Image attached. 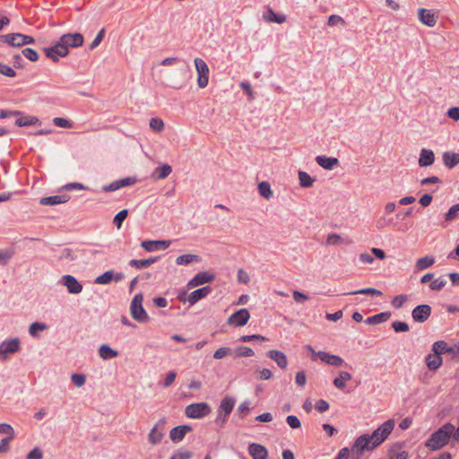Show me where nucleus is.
Listing matches in <instances>:
<instances>
[{
  "mask_svg": "<svg viewBox=\"0 0 459 459\" xmlns=\"http://www.w3.org/2000/svg\"><path fill=\"white\" fill-rule=\"evenodd\" d=\"M394 428V420H388L374 430L371 435L365 434L359 437L351 447L352 452L360 455L366 450H373L387 438Z\"/></svg>",
  "mask_w": 459,
  "mask_h": 459,
  "instance_id": "nucleus-1",
  "label": "nucleus"
},
{
  "mask_svg": "<svg viewBox=\"0 0 459 459\" xmlns=\"http://www.w3.org/2000/svg\"><path fill=\"white\" fill-rule=\"evenodd\" d=\"M83 36L79 32L66 33L52 47L43 49L45 55L53 62H58L59 56L65 57L69 54V48H78L83 44Z\"/></svg>",
  "mask_w": 459,
  "mask_h": 459,
  "instance_id": "nucleus-2",
  "label": "nucleus"
},
{
  "mask_svg": "<svg viewBox=\"0 0 459 459\" xmlns=\"http://www.w3.org/2000/svg\"><path fill=\"white\" fill-rule=\"evenodd\" d=\"M455 426L451 423H446L434 433L431 434L429 439L425 442V446L431 451L441 449L447 445L452 434L454 433Z\"/></svg>",
  "mask_w": 459,
  "mask_h": 459,
  "instance_id": "nucleus-3",
  "label": "nucleus"
},
{
  "mask_svg": "<svg viewBox=\"0 0 459 459\" xmlns=\"http://www.w3.org/2000/svg\"><path fill=\"white\" fill-rule=\"evenodd\" d=\"M212 411L211 407L207 403H191L186 407L185 413L191 419H201Z\"/></svg>",
  "mask_w": 459,
  "mask_h": 459,
  "instance_id": "nucleus-4",
  "label": "nucleus"
},
{
  "mask_svg": "<svg viewBox=\"0 0 459 459\" xmlns=\"http://www.w3.org/2000/svg\"><path fill=\"white\" fill-rule=\"evenodd\" d=\"M195 66L198 74L197 85L200 88H205L209 82V67L202 58H195Z\"/></svg>",
  "mask_w": 459,
  "mask_h": 459,
  "instance_id": "nucleus-5",
  "label": "nucleus"
},
{
  "mask_svg": "<svg viewBox=\"0 0 459 459\" xmlns=\"http://www.w3.org/2000/svg\"><path fill=\"white\" fill-rule=\"evenodd\" d=\"M20 340L13 338L4 341L0 343V359L5 361L9 359V355L17 352L20 350Z\"/></svg>",
  "mask_w": 459,
  "mask_h": 459,
  "instance_id": "nucleus-6",
  "label": "nucleus"
},
{
  "mask_svg": "<svg viewBox=\"0 0 459 459\" xmlns=\"http://www.w3.org/2000/svg\"><path fill=\"white\" fill-rule=\"evenodd\" d=\"M166 419H160L151 429L148 435V441L152 446L158 445L161 442L164 437V425Z\"/></svg>",
  "mask_w": 459,
  "mask_h": 459,
  "instance_id": "nucleus-7",
  "label": "nucleus"
},
{
  "mask_svg": "<svg viewBox=\"0 0 459 459\" xmlns=\"http://www.w3.org/2000/svg\"><path fill=\"white\" fill-rule=\"evenodd\" d=\"M234 405H235V399L233 397L227 396V397L223 398L220 403L219 414H218L216 421H219L220 420H221V422L224 423L227 420L228 416L232 411Z\"/></svg>",
  "mask_w": 459,
  "mask_h": 459,
  "instance_id": "nucleus-8",
  "label": "nucleus"
},
{
  "mask_svg": "<svg viewBox=\"0 0 459 459\" xmlns=\"http://www.w3.org/2000/svg\"><path fill=\"white\" fill-rule=\"evenodd\" d=\"M431 312L432 308L429 305H418L412 309L411 317L416 323H424L429 318Z\"/></svg>",
  "mask_w": 459,
  "mask_h": 459,
  "instance_id": "nucleus-9",
  "label": "nucleus"
},
{
  "mask_svg": "<svg viewBox=\"0 0 459 459\" xmlns=\"http://www.w3.org/2000/svg\"><path fill=\"white\" fill-rule=\"evenodd\" d=\"M250 318V314L247 308H241L231 315L228 319V324L234 326H243L247 325Z\"/></svg>",
  "mask_w": 459,
  "mask_h": 459,
  "instance_id": "nucleus-10",
  "label": "nucleus"
},
{
  "mask_svg": "<svg viewBox=\"0 0 459 459\" xmlns=\"http://www.w3.org/2000/svg\"><path fill=\"white\" fill-rule=\"evenodd\" d=\"M125 278V275L123 273H116L113 270H108L102 273L101 275L98 276L94 282L96 284H101V285H107L109 284L112 281L117 282L120 281Z\"/></svg>",
  "mask_w": 459,
  "mask_h": 459,
  "instance_id": "nucleus-11",
  "label": "nucleus"
},
{
  "mask_svg": "<svg viewBox=\"0 0 459 459\" xmlns=\"http://www.w3.org/2000/svg\"><path fill=\"white\" fill-rule=\"evenodd\" d=\"M193 431V428L189 425H179L170 429L169 438L173 443L181 442L188 432Z\"/></svg>",
  "mask_w": 459,
  "mask_h": 459,
  "instance_id": "nucleus-12",
  "label": "nucleus"
},
{
  "mask_svg": "<svg viewBox=\"0 0 459 459\" xmlns=\"http://www.w3.org/2000/svg\"><path fill=\"white\" fill-rule=\"evenodd\" d=\"M170 244V240H144L142 241L141 247L147 252H153L159 249L165 250Z\"/></svg>",
  "mask_w": 459,
  "mask_h": 459,
  "instance_id": "nucleus-13",
  "label": "nucleus"
},
{
  "mask_svg": "<svg viewBox=\"0 0 459 459\" xmlns=\"http://www.w3.org/2000/svg\"><path fill=\"white\" fill-rule=\"evenodd\" d=\"M0 42L5 43L13 48H21L23 46V34L8 33L0 35Z\"/></svg>",
  "mask_w": 459,
  "mask_h": 459,
  "instance_id": "nucleus-14",
  "label": "nucleus"
},
{
  "mask_svg": "<svg viewBox=\"0 0 459 459\" xmlns=\"http://www.w3.org/2000/svg\"><path fill=\"white\" fill-rule=\"evenodd\" d=\"M317 358H319L323 362L334 367H341L344 364V360L342 358L337 355H333L325 351H317Z\"/></svg>",
  "mask_w": 459,
  "mask_h": 459,
  "instance_id": "nucleus-15",
  "label": "nucleus"
},
{
  "mask_svg": "<svg viewBox=\"0 0 459 459\" xmlns=\"http://www.w3.org/2000/svg\"><path fill=\"white\" fill-rule=\"evenodd\" d=\"M136 183V178L134 177H128L122 179H118L113 181L109 185L104 186L103 190L105 192L116 191L121 187L132 186Z\"/></svg>",
  "mask_w": 459,
  "mask_h": 459,
  "instance_id": "nucleus-16",
  "label": "nucleus"
},
{
  "mask_svg": "<svg viewBox=\"0 0 459 459\" xmlns=\"http://www.w3.org/2000/svg\"><path fill=\"white\" fill-rule=\"evenodd\" d=\"M419 20L421 23L429 26L434 27L437 24V17L435 15L432 11L425 8H420L418 10Z\"/></svg>",
  "mask_w": 459,
  "mask_h": 459,
  "instance_id": "nucleus-17",
  "label": "nucleus"
},
{
  "mask_svg": "<svg viewBox=\"0 0 459 459\" xmlns=\"http://www.w3.org/2000/svg\"><path fill=\"white\" fill-rule=\"evenodd\" d=\"M248 454L253 459H267L268 451L263 445L251 443L248 446Z\"/></svg>",
  "mask_w": 459,
  "mask_h": 459,
  "instance_id": "nucleus-18",
  "label": "nucleus"
},
{
  "mask_svg": "<svg viewBox=\"0 0 459 459\" xmlns=\"http://www.w3.org/2000/svg\"><path fill=\"white\" fill-rule=\"evenodd\" d=\"M63 283L72 294H78L82 290V285L73 275L63 276Z\"/></svg>",
  "mask_w": 459,
  "mask_h": 459,
  "instance_id": "nucleus-19",
  "label": "nucleus"
},
{
  "mask_svg": "<svg viewBox=\"0 0 459 459\" xmlns=\"http://www.w3.org/2000/svg\"><path fill=\"white\" fill-rule=\"evenodd\" d=\"M215 276L213 274H210L206 272H202L197 273L193 279H191L188 283V288L197 287L199 285L211 282L214 280Z\"/></svg>",
  "mask_w": 459,
  "mask_h": 459,
  "instance_id": "nucleus-20",
  "label": "nucleus"
},
{
  "mask_svg": "<svg viewBox=\"0 0 459 459\" xmlns=\"http://www.w3.org/2000/svg\"><path fill=\"white\" fill-rule=\"evenodd\" d=\"M212 291V289L210 286H204L200 289H197L190 293V295L187 297V302L193 306L200 299L205 298L210 292Z\"/></svg>",
  "mask_w": 459,
  "mask_h": 459,
  "instance_id": "nucleus-21",
  "label": "nucleus"
},
{
  "mask_svg": "<svg viewBox=\"0 0 459 459\" xmlns=\"http://www.w3.org/2000/svg\"><path fill=\"white\" fill-rule=\"evenodd\" d=\"M267 356L271 359L274 360L281 369H285L287 368L288 359L286 355L282 351L277 350H271L267 352Z\"/></svg>",
  "mask_w": 459,
  "mask_h": 459,
  "instance_id": "nucleus-22",
  "label": "nucleus"
},
{
  "mask_svg": "<svg viewBox=\"0 0 459 459\" xmlns=\"http://www.w3.org/2000/svg\"><path fill=\"white\" fill-rule=\"evenodd\" d=\"M172 172V167L169 164H162L157 167L152 173V178L153 180L164 179L169 177Z\"/></svg>",
  "mask_w": 459,
  "mask_h": 459,
  "instance_id": "nucleus-23",
  "label": "nucleus"
},
{
  "mask_svg": "<svg viewBox=\"0 0 459 459\" xmlns=\"http://www.w3.org/2000/svg\"><path fill=\"white\" fill-rule=\"evenodd\" d=\"M435 161V154L433 151L422 149L420 153L419 165L420 167H429Z\"/></svg>",
  "mask_w": 459,
  "mask_h": 459,
  "instance_id": "nucleus-24",
  "label": "nucleus"
},
{
  "mask_svg": "<svg viewBox=\"0 0 459 459\" xmlns=\"http://www.w3.org/2000/svg\"><path fill=\"white\" fill-rule=\"evenodd\" d=\"M130 312L133 318L140 323H146L149 321V316L144 310L143 305L130 307Z\"/></svg>",
  "mask_w": 459,
  "mask_h": 459,
  "instance_id": "nucleus-25",
  "label": "nucleus"
},
{
  "mask_svg": "<svg viewBox=\"0 0 459 459\" xmlns=\"http://www.w3.org/2000/svg\"><path fill=\"white\" fill-rule=\"evenodd\" d=\"M316 163L325 169H333L334 166L339 164V160L336 158L326 157L325 155H319L316 158Z\"/></svg>",
  "mask_w": 459,
  "mask_h": 459,
  "instance_id": "nucleus-26",
  "label": "nucleus"
},
{
  "mask_svg": "<svg viewBox=\"0 0 459 459\" xmlns=\"http://www.w3.org/2000/svg\"><path fill=\"white\" fill-rule=\"evenodd\" d=\"M263 18L267 22H276L279 24H281L286 21V16L284 14H277L272 8L267 9V11L264 13Z\"/></svg>",
  "mask_w": 459,
  "mask_h": 459,
  "instance_id": "nucleus-27",
  "label": "nucleus"
},
{
  "mask_svg": "<svg viewBox=\"0 0 459 459\" xmlns=\"http://www.w3.org/2000/svg\"><path fill=\"white\" fill-rule=\"evenodd\" d=\"M352 376L347 371H340L339 377H335L333 381V385L339 389L343 390L346 386V382L351 380Z\"/></svg>",
  "mask_w": 459,
  "mask_h": 459,
  "instance_id": "nucleus-28",
  "label": "nucleus"
},
{
  "mask_svg": "<svg viewBox=\"0 0 459 459\" xmlns=\"http://www.w3.org/2000/svg\"><path fill=\"white\" fill-rule=\"evenodd\" d=\"M390 317V312H381L379 314L368 317L365 323L368 325H376L387 321Z\"/></svg>",
  "mask_w": 459,
  "mask_h": 459,
  "instance_id": "nucleus-29",
  "label": "nucleus"
},
{
  "mask_svg": "<svg viewBox=\"0 0 459 459\" xmlns=\"http://www.w3.org/2000/svg\"><path fill=\"white\" fill-rule=\"evenodd\" d=\"M443 161L446 167L452 169L459 163V153L446 152L443 153Z\"/></svg>",
  "mask_w": 459,
  "mask_h": 459,
  "instance_id": "nucleus-30",
  "label": "nucleus"
},
{
  "mask_svg": "<svg viewBox=\"0 0 459 459\" xmlns=\"http://www.w3.org/2000/svg\"><path fill=\"white\" fill-rule=\"evenodd\" d=\"M157 260H158V257H151L148 259H142V260L132 259V260H130L129 264L136 269H143V268L149 267L153 263H155Z\"/></svg>",
  "mask_w": 459,
  "mask_h": 459,
  "instance_id": "nucleus-31",
  "label": "nucleus"
},
{
  "mask_svg": "<svg viewBox=\"0 0 459 459\" xmlns=\"http://www.w3.org/2000/svg\"><path fill=\"white\" fill-rule=\"evenodd\" d=\"M435 263V258L430 255H426L417 260L415 267L419 271H422L431 267Z\"/></svg>",
  "mask_w": 459,
  "mask_h": 459,
  "instance_id": "nucleus-32",
  "label": "nucleus"
},
{
  "mask_svg": "<svg viewBox=\"0 0 459 459\" xmlns=\"http://www.w3.org/2000/svg\"><path fill=\"white\" fill-rule=\"evenodd\" d=\"M200 257L197 255L186 254L181 255L176 258V264L178 265L181 264H189L191 263H198L200 262Z\"/></svg>",
  "mask_w": 459,
  "mask_h": 459,
  "instance_id": "nucleus-33",
  "label": "nucleus"
},
{
  "mask_svg": "<svg viewBox=\"0 0 459 459\" xmlns=\"http://www.w3.org/2000/svg\"><path fill=\"white\" fill-rule=\"evenodd\" d=\"M433 351L434 353L438 354L440 356V354L442 353L455 352V349L453 347H448L446 342L444 341H437L433 344Z\"/></svg>",
  "mask_w": 459,
  "mask_h": 459,
  "instance_id": "nucleus-34",
  "label": "nucleus"
},
{
  "mask_svg": "<svg viewBox=\"0 0 459 459\" xmlns=\"http://www.w3.org/2000/svg\"><path fill=\"white\" fill-rule=\"evenodd\" d=\"M39 120L36 117H26L22 116L15 121V125L19 127L22 126H34L37 124H39Z\"/></svg>",
  "mask_w": 459,
  "mask_h": 459,
  "instance_id": "nucleus-35",
  "label": "nucleus"
},
{
  "mask_svg": "<svg viewBox=\"0 0 459 459\" xmlns=\"http://www.w3.org/2000/svg\"><path fill=\"white\" fill-rule=\"evenodd\" d=\"M99 354L103 359H109L118 355V352L108 345L102 344L99 349Z\"/></svg>",
  "mask_w": 459,
  "mask_h": 459,
  "instance_id": "nucleus-36",
  "label": "nucleus"
},
{
  "mask_svg": "<svg viewBox=\"0 0 459 459\" xmlns=\"http://www.w3.org/2000/svg\"><path fill=\"white\" fill-rule=\"evenodd\" d=\"M427 365L430 370L437 369L442 364V358L438 354H429L427 359Z\"/></svg>",
  "mask_w": 459,
  "mask_h": 459,
  "instance_id": "nucleus-37",
  "label": "nucleus"
},
{
  "mask_svg": "<svg viewBox=\"0 0 459 459\" xmlns=\"http://www.w3.org/2000/svg\"><path fill=\"white\" fill-rule=\"evenodd\" d=\"M258 192L260 195L264 199H270L273 196V191L271 186L267 181H263L258 185Z\"/></svg>",
  "mask_w": 459,
  "mask_h": 459,
  "instance_id": "nucleus-38",
  "label": "nucleus"
},
{
  "mask_svg": "<svg viewBox=\"0 0 459 459\" xmlns=\"http://www.w3.org/2000/svg\"><path fill=\"white\" fill-rule=\"evenodd\" d=\"M232 354L235 357H252L255 353L251 348L239 346L232 351Z\"/></svg>",
  "mask_w": 459,
  "mask_h": 459,
  "instance_id": "nucleus-39",
  "label": "nucleus"
},
{
  "mask_svg": "<svg viewBox=\"0 0 459 459\" xmlns=\"http://www.w3.org/2000/svg\"><path fill=\"white\" fill-rule=\"evenodd\" d=\"M299 184L303 187H309L313 185L315 179L312 178L307 172L299 171Z\"/></svg>",
  "mask_w": 459,
  "mask_h": 459,
  "instance_id": "nucleus-40",
  "label": "nucleus"
},
{
  "mask_svg": "<svg viewBox=\"0 0 459 459\" xmlns=\"http://www.w3.org/2000/svg\"><path fill=\"white\" fill-rule=\"evenodd\" d=\"M348 295H357V294H364V295H372V296H381L383 293L381 290L374 289V288H365L359 290H354L347 293Z\"/></svg>",
  "mask_w": 459,
  "mask_h": 459,
  "instance_id": "nucleus-41",
  "label": "nucleus"
},
{
  "mask_svg": "<svg viewBox=\"0 0 459 459\" xmlns=\"http://www.w3.org/2000/svg\"><path fill=\"white\" fill-rule=\"evenodd\" d=\"M149 126L152 131L161 133L164 130V122L159 117H152L150 120Z\"/></svg>",
  "mask_w": 459,
  "mask_h": 459,
  "instance_id": "nucleus-42",
  "label": "nucleus"
},
{
  "mask_svg": "<svg viewBox=\"0 0 459 459\" xmlns=\"http://www.w3.org/2000/svg\"><path fill=\"white\" fill-rule=\"evenodd\" d=\"M344 243V239L338 234L332 233L327 236L326 245L328 246H341Z\"/></svg>",
  "mask_w": 459,
  "mask_h": 459,
  "instance_id": "nucleus-43",
  "label": "nucleus"
},
{
  "mask_svg": "<svg viewBox=\"0 0 459 459\" xmlns=\"http://www.w3.org/2000/svg\"><path fill=\"white\" fill-rule=\"evenodd\" d=\"M250 411V402L245 401L242 403H240L237 409V413L238 414L239 418L244 419Z\"/></svg>",
  "mask_w": 459,
  "mask_h": 459,
  "instance_id": "nucleus-44",
  "label": "nucleus"
},
{
  "mask_svg": "<svg viewBox=\"0 0 459 459\" xmlns=\"http://www.w3.org/2000/svg\"><path fill=\"white\" fill-rule=\"evenodd\" d=\"M407 300L408 296L405 294H401L394 297V299L391 301V304L395 308H401Z\"/></svg>",
  "mask_w": 459,
  "mask_h": 459,
  "instance_id": "nucleus-45",
  "label": "nucleus"
},
{
  "mask_svg": "<svg viewBox=\"0 0 459 459\" xmlns=\"http://www.w3.org/2000/svg\"><path fill=\"white\" fill-rule=\"evenodd\" d=\"M0 74L13 78L16 76V72L11 66L0 62Z\"/></svg>",
  "mask_w": 459,
  "mask_h": 459,
  "instance_id": "nucleus-46",
  "label": "nucleus"
},
{
  "mask_svg": "<svg viewBox=\"0 0 459 459\" xmlns=\"http://www.w3.org/2000/svg\"><path fill=\"white\" fill-rule=\"evenodd\" d=\"M230 354H232V351L230 347H221L215 351L213 353V358L216 359H221Z\"/></svg>",
  "mask_w": 459,
  "mask_h": 459,
  "instance_id": "nucleus-47",
  "label": "nucleus"
},
{
  "mask_svg": "<svg viewBox=\"0 0 459 459\" xmlns=\"http://www.w3.org/2000/svg\"><path fill=\"white\" fill-rule=\"evenodd\" d=\"M46 329L47 325L45 324L35 322L30 325L29 333L31 336L36 337L37 331H44Z\"/></svg>",
  "mask_w": 459,
  "mask_h": 459,
  "instance_id": "nucleus-48",
  "label": "nucleus"
},
{
  "mask_svg": "<svg viewBox=\"0 0 459 459\" xmlns=\"http://www.w3.org/2000/svg\"><path fill=\"white\" fill-rule=\"evenodd\" d=\"M71 379H72L73 384L76 387H81L85 384L86 377L83 374L74 373L71 376Z\"/></svg>",
  "mask_w": 459,
  "mask_h": 459,
  "instance_id": "nucleus-49",
  "label": "nucleus"
},
{
  "mask_svg": "<svg viewBox=\"0 0 459 459\" xmlns=\"http://www.w3.org/2000/svg\"><path fill=\"white\" fill-rule=\"evenodd\" d=\"M128 211L126 209H124L120 211L114 218V224L119 229L123 223V221L127 217Z\"/></svg>",
  "mask_w": 459,
  "mask_h": 459,
  "instance_id": "nucleus-50",
  "label": "nucleus"
},
{
  "mask_svg": "<svg viewBox=\"0 0 459 459\" xmlns=\"http://www.w3.org/2000/svg\"><path fill=\"white\" fill-rule=\"evenodd\" d=\"M22 55L31 62H36L39 59L38 52L30 48H24Z\"/></svg>",
  "mask_w": 459,
  "mask_h": 459,
  "instance_id": "nucleus-51",
  "label": "nucleus"
},
{
  "mask_svg": "<svg viewBox=\"0 0 459 459\" xmlns=\"http://www.w3.org/2000/svg\"><path fill=\"white\" fill-rule=\"evenodd\" d=\"M446 284V280H445L444 278H437L434 281H431L430 285H429V288L432 290H442Z\"/></svg>",
  "mask_w": 459,
  "mask_h": 459,
  "instance_id": "nucleus-52",
  "label": "nucleus"
},
{
  "mask_svg": "<svg viewBox=\"0 0 459 459\" xmlns=\"http://www.w3.org/2000/svg\"><path fill=\"white\" fill-rule=\"evenodd\" d=\"M219 210L229 211V209L221 204L214 205L213 211L209 214V219L211 221L217 220L220 217L221 214L218 212Z\"/></svg>",
  "mask_w": 459,
  "mask_h": 459,
  "instance_id": "nucleus-53",
  "label": "nucleus"
},
{
  "mask_svg": "<svg viewBox=\"0 0 459 459\" xmlns=\"http://www.w3.org/2000/svg\"><path fill=\"white\" fill-rule=\"evenodd\" d=\"M192 455V452L189 450H179L173 454L169 459H190Z\"/></svg>",
  "mask_w": 459,
  "mask_h": 459,
  "instance_id": "nucleus-54",
  "label": "nucleus"
},
{
  "mask_svg": "<svg viewBox=\"0 0 459 459\" xmlns=\"http://www.w3.org/2000/svg\"><path fill=\"white\" fill-rule=\"evenodd\" d=\"M392 327L396 333L400 332H408L409 331V325L408 324L401 321H394L392 323Z\"/></svg>",
  "mask_w": 459,
  "mask_h": 459,
  "instance_id": "nucleus-55",
  "label": "nucleus"
},
{
  "mask_svg": "<svg viewBox=\"0 0 459 459\" xmlns=\"http://www.w3.org/2000/svg\"><path fill=\"white\" fill-rule=\"evenodd\" d=\"M55 126L62 128H71L72 123L64 117H55L53 120Z\"/></svg>",
  "mask_w": 459,
  "mask_h": 459,
  "instance_id": "nucleus-56",
  "label": "nucleus"
},
{
  "mask_svg": "<svg viewBox=\"0 0 459 459\" xmlns=\"http://www.w3.org/2000/svg\"><path fill=\"white\" fill-rule=\"evenodd\" d=\"M286 422L291 429H299L301 426L300 420L295 415L287 416Z\"/></svg>",
  "mask_w": 459,
  "mask_h": 459,
  "instance_id": "nucleus-57",
  "label": "nucleus"
},
{
  "mask_svg": "<svg viewBox=\"0 0 459 459\" xmlns=\"http://www.w3.org/2000/svg\"><path fill=\"white\" fill-rule=\"evenodd\" d=\"M13 253L9 250H1L0 251V264L5 265L9 262V260L12 258Z\"/></svg>",
  "mask_w": 459,
  "mask_h": 459,
  "instance_id": "nucleus-58",
  "label": "nucleus"
},
{
  "mask_svg": "<svg viewBox=\"0 0 459 459\" xmlns=\"http://www.w3.org/2000/svg\"><path fill=\"white\" fill-rule=\"evenodd\" d=\"M104 35H105V30L101 29L99 31V33L97 34V36L95 37V39H93V41L91 42V44L90 45L91 50L94 49L100 44V42L102 41V39L104 38Z\"/></svg>",
  "mask_w": 459,
  "mask_h": 459,
  "instance_id": "nucleus-59",
  "label": "nucleus"
},
{
  "mask_svg": "<svg viewBox=\"0 0 459 459\" xmlns=\"http://www.w3.org/2000/svg\"><path fill=\"white\" fill-rule=\"evenodd\" d=\"M409 454L406 451L391 450L389 459H408Z\"/></svg>",
  "mask_w": 459,
  "mask_h": 459,
  "instance_id": "nucleus-60",
  "label": "nucleus"
},
{
  "mask_svg": "<svg viewBox=\"0 0 459 459\" xmlns=\"http://www.w3.org/2000/svg\"><path fill=\"white\" fill-rule=\"evenodd\" d=\"M458 212H459V203L455 204L449 209V211L446 214V220L451 221V220L455 219L457 216Z\"/></svg>",
  "mask_w": 459,
  "mask_h": 459,
  "instance_id": "nucleus-61",
  "label": "nucleus"
},
{
  "mask_svg": "<svg viewBox=\"0 0 459 459\" xmlns=\"http://www.w3.org/2000/svg\"><path fill=\"white\" fill-rule=\"evenodd\" d=\"M0 433L7 434L8 437H14V430H13V427L10 424H7V423H1L0 424Z\"/></svg>",
  "mask_w": 459,
  "mask_h": 459,
  "instance_id": "nucleus-62",
  "label": "nucleus"
},
{
  "mask_svg": "<svg viewBox=\"0 0 459 459\" xmlns=\"http://www.w3.org/2000/svg\"><path fill=\"white\" fill-rule=\"evenodd\" d=\"M43 454L39 447L32 449L28 455L27 459H42Z\"/></svg>",
  "mask_w": 459,
  "mask_h": 459,
  "instance_id": "nucleus-63",
  "label": "nucleus"
},
{
  "mask_svg": "<svg viewBox=\"0 0 459 459\" xmlns=\"http://www.w3.org/2000/svg\"><path fill=\"white\" fill-rule=\"evenodd\" d=\"M447 116L455 121L459 120V107H453L447 110Z\"/></svg>",
  "mask_w": 459,
  "mask_h": 459,
  "instance_id": "nucleus-64",
  "label": "nucleus"
}]
</instances>
